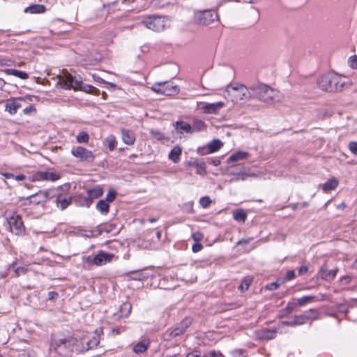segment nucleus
Returning <instances> with one entry per match:
<instances>
[{
  "label": "nucleus",
  "mask_w": 357,
  "mask_h": 357,
  "mask_svg": "<svg viewBox=\"0 0 357 357\" xmlns=\"http://www.w3.org/2000/svg\"><path fill=\"white\" fill-rule=\"evenodd\" d=\"M100 342V336L95 334L91 338L83 337L81 340L73 337H60L54 335L52 338L51 347L59 354L69 355L73 350L77 352L95 348Z\"/></svg>",
  "instance_id": "1"
},
{
  "label": "nucleus",
  "mask_w": 357,
  "mask_h": 357,
  "mask_svg": "<svg viewBox=\"0 0 357 357\" xmlns=\"http://www.w3.org/2000/svg\"><path fill=\"white\" fill-rule=\"evenodd\" d=\"M317 84L323 91L335 93L342 91L347 82L346 77L333 73L322 75L318 79Z\"/></svg>",
  "instance_id": "2"
},
{
  "label": "nucleus",
  "mask_w": 357,
  "mask_h": 357,
  "mask_svg": "<svg viewBox=\"0 0 357 357\" xmlns=\"http://www.w3.org/2000/svg\"><path fill=\"white\" fill-rule=\"evenodd\" d=\"M58 84H59L61 87L64 89H81L85 92L91 93H93L98 91L96 88L91 85L83 84L79 78L77 79L76 77H73L66 70L62 72V73L58 76Z\"/></svg>",
  "instance_id": "3"
},
{
  "label": "nucleus",
  "mask_w": 357,
  "mask_h": 357,
  "mask_svg": "<svg viewBox=\"0 0 357 357\" xmlns=\"http://www.w3.org/2000/svg\"><path fill=\"white\" fill-rule=\"evenodd\" d=\"M252 97L260 101L272 103L279 100L282 97L281 93L265 84H255L251 87Z\"/></svg>",
  "instance_id": "4"
},
{
  "label": "nucleus",
  "mask_w": 357,
  "mask_h": 357,
  "mask_svg": "<svg viewBox=\"0 0 357 357\" xmlns=\"http://www.w3.org/2000/svg\"><path fill=\"white\" fill-rule=\"evenodd\" d=\"M226 91L234 103L252 98L251 88L249 89L243 84L228 86Z\"/></svg>",
  "instance_id": "5"
},
{
  "label": "nucleus",
  "mask_w": 357,
  "mask_h": 357,
  "mask_svg": "<svg viewBox=\"0 0 357 357\" xmlns=\"http://www.w3.org/2000/svg\"><path fill=\"white\" fill-rule=\"evenodd\" d=\"M142 23L153 31H162L169 25L168 20L160 16H149L142 20Z\"/></svg>",
  "instance_id": "6"
},
{
  "label": "nucleus",
  "mask_w": 357,
  "mask_h": 357,
  "mask_svg": "<svg viewBox=\"0 0 357 357\" xmlns=\"http://www.w3.org/2000/svg\"><path fill=\"white\" fill-rule=\"evenodd\" d=\"M151 89L165 96H174L178 94L179 91L178 86L171 82L155 83L152 86Z\"/></svg>",
  "instance_id": "7"
},
{
  "label": "nucleus",
  "mask_w": 357,
  "mask_h": 357,
  "mask_svg": "<svg viewBox=\"0 0 357 357\" xmlns=\"http://www.w3.org/2000/svg\"><path fill=\"white\" fill-rule=\"evenodd\" d=\"M218 20L217 13L213 10L197 11L195 13V22L199 25H209Z\"/></svg>",
  "instance_id": "8"
},
{
  "label": "nucleus",
  "mask_w": 357,
  "mask_h": 357,
  "mask_svg": "<svg viewBox=\"0 0 357 357\" xmlns=\"http://www.w3.org/2000/svg\"><path fill=\"white\" fill-rule=\"evenodd\" d=\"M319 317L317 312L311 309L309 311L302 314L296 315L293 319L289 321H287L285 325L289 326H294L297 325H302L306 323L309 319H317Z\"/></svg>",
  "instance_id": "9"
},
{
  "label": "nucleus",
  "mask_w": 357,
  "mask_h": 357,
  "mask_svg": "<svg viewBox=\"0 0 357 357\" xmlns=\"http://www.w3.org/2000/svg\"><path fill=\"white\" fill-rule=\"evenodd\" d=\"M71 154L82 162H91L95 159V155L91 151L80 146L72 149Z\"/></svg>",
  "instance_id": "10"
},
{
  "label": "nucleus",
  "mask_w": 357,
  "mask_h": 357,
  "mask_svg": "<svg viewBox=\"0 0 357 357\" xmlns=\"http://www.w3.org/2000/svg\"><path fill=\"white\" fill-rule=\"evenodd\" d=\"M7 222L9 226V229L12 233L19 235L24 232V225L22 218L16 213H13L10 217L7 218Z\"/></svg>",
  "instance_id": "11"
},
{
  "label": "nucleus",
  "mask_w": 357,
  "mask_h": 357,
  "mask_svg": "<svg viewBox=\"0 0 357 357\" xmlns=\"http://www.w3.org/2000/svg\"><path fill=\"white\" fill-rule=\"evenodd\" d=\"M60 175L52 172H37L34 173L30 178L33 182L41 181H55L60 178Z\"/></svg>",
  "instance_id": "12"
},
{
  "label": "nucleus",
  "mask_w": 357,
  "mask_h": 357,
  "mask_svg": "<svg viewBox=\"0 0 357 357\" xmlns=\"http://www.w3.org/2000/svg\"><path fill=\"white\" fill-rule=\"evenodd\" d=\"M50 198L49 190H40L38 192L27 197L26 200H29L30 204H39L44 202Z\"/></svg>",
  "instance_id": "13"
},
{
  "label": "nucleus",
  "mask_w": 357,
  "mask_h": 357,
  "mask_svg": "<svg viewBox=\"0 0 357 357\" xmlns=\"http://www.w3.org/2000/svg\"><path fill=\"white\" fill-rule=\"evenodd\" d=\"M71 202L72 196L68 192L59 193L56 196V206L61 210L66 208L71 204Z\"/></svg>",
  "instance_id": "14"
},
{
  "label": "nucleus",
  "mask_w": 357,
  "mask_h": 357,
  "mask_svg": "<svg viewBox=\"0 0 357 357\" xmlns=\"http://www.w3.org/2000/svg\"><path fill=\"white\" fill-rule=\"evenodd\" d=\"M114 257V255L105 252H99L93 259V262L96 266H102L110 262Z\"/></svg>",
  "instance_id": "15"
},
{
  "label": "nucleus",
  "mask_w": 357,
  "mask_h": 357,
  "mask_svg": "<svg viewBox=\"0 0 357 357\" xmlns=\"http://www.w3.org/2000/svg\"><path fill=\"white\" fill-rule=\"evenodd\" d=\"M225 105L224 102H217L215 103H207L203 107L202 110L205 114H215Z\"/></svg>",
  "instance_id": "16"
},
{
  "label": "nucleus",
  "mask_w": 357,
  "mask_h": 357,
  "mask_svg": "<svg viewBox=\"0 0 357 357\" xmlns=\"http://www.w3.org/2000/svg\"><path fill=\"white\" fill-rule=\"evenodd\" d=\"M191 324L190 319L186 318L183 319L174 329L170 333V336L175 337L183 334L186 328Z\"/></svg>",
  "instance_id": "17"
},
{
  "label": "nucleus",
  "mask_w": 357,
  "mask_h": 357,
  "mask_svg": "<svg viewBox=\"0 0 357 357\" xmlns=\"http://www.w3.org/2000/svg\"><path fill=\"white\" fill-rule=\"evenodd\" d=\"M325 300V296L324 294H320V298H317L316 296H304L298 299V306H303L307 303L314 302V301H319Z\"/></svg>",
  "instance_id": "18"
},
{
  "label": "nucleus",
  "mask_w": 357,
  "mask_h": 357,
  "mask_svg": "<svg viewBox=\"0 0 357 357\" xmlns=\"http://www.w3.org/2000/svg\"><path fill=\"white\" fill-rule=\"evenodd\" d=\"M337 272V268L329 271L326 266H323L319 271V276L323 280H329L335 277Z\"/></svg>",
  "instance_id": "19"
},
{
  "label": "nucleus",
  "mask_w": 357,
  "mask_h": 357,
  "mask_svg": "<svg viewBox=\"0 0 357 357\" xmlns=\"http://www.w3.org/2000/svg\"><path fill=\"white\" fill-rule=\"evenodd\" d=\"M122 140L127 145H132L135 142V134L129 130L124 128L121 129Z\"/></svg>",
  "instance_id": "20"
},
{
  "label": "nucleus",
  "mask_w": 357,
  "mask_h": 357,
  "mask_svg": "<svg viewBox=\"0 0 357 357\" xmlns=\"http://www.w3.org/2000/svg\"><path fill=\"white\" fill-rule=\"evenodd\" d=\"M250 155L247 151H239L232 153L227 159L228 162H234L246 159Z\"/></svg>",
  "instance_id": "21"
},
{
  "label": "nucleus",
  "mask_w": 357,
  "mask_h": 357,
  "mask_svg": "<svg viewBox=\"0 0 357 357\" xmlns=\"http://www.w3.org/2000/svg\"><path fill=\"white\" fill-rule=\"evenodd\" d=\"M338 181L337 178L333 177L329 178L324 184L322 185V190L325 192L335 190L338 186Z\"/></svg>",
  "instance_id": "22"
},
{
  "label": "nucleus",
  "mask_w": 357,
  "mask_h": 357,
  "mask_svg": "<svg viewBox=\"0 0 357 357\" xmlns=\"http://www.w3.org/2000/svg\"><path fill=\"white\" fill-rule=\"evenodd\" d=\"M3 71L6 75H13L22 79H26L29 78V75L26 73L18 70L5 69Z\"/></svg>",
  "instance_id": "23"
},
{
  "label": "nucleus",
  "mask_w": 357,
  "mask_h": 357,
  "mask_svg": "<svg viewBox=\"0 0 357 357\" xmlns=\"http://www.w3.org/2000/svg\"><path fill=\"white\" fill-rule=\"evenodd\" d=\"M182 153V149L179 146H174L169 153V158L174 163L180 160V156Z\"/></svg>",
  "instance_id": "24"
},
{
  "label": "nucleus",
  "mask_w": 357,
  "mask_h": 357,
  "mask_svg": "<svg viewBox=\"0 0 357 357\" xmlns=\"http://www.w3.org/2000/svg\"><path fill=\"white\" fill-rule=\"evenodd\" d=\"M259 337L264 340L273 339L276 335V330L262 329L259 333Z\"/></svg>",
  "instance_id": "25"
},
{
  "label": "nucleus",
  "mask_w": 357,
  "mask_h": 357,
  "mask_svg": "<svg viewBox=\"0 0 357 357\" xmlns=\"http://www.w3.org/2000/svg\"><path fill=\"white\" fill-rule=\"evenodd\" d=\"M45 10V8L43 5L36 4L26 7L24 9L25 13H43Z\"/></svg>",
  "instance_id": "26"
},
{
  "label": "nucleus",
  "mask_w": 357,
  "mask_h": 357,
  "mask_svg": "<svg viewBox=\"0 0 357 357\" xmlns=\"http://www.w3.org/2000/svg\"><path fill=\"white\" fill-rule=\"evenodd\" d=\"M223 146V143L219 139H213L208 144V149L210 153L218 151Z\"/></svg>",
  "instance_id": "27"
},
{
  "label": "nucleus",
  "mask_w": 357,
  "mask_h": 357,
  "mask_svg": "<svg viewBox=\"0 0 357 357\" xmlns=\"http://www.w3.org/2000/svg\"><path fill=\"white\" fill-rule=\"evenodd\" d=\"M87 193L91 199H96L102 195L103 190L98 186L92 189H87Z\"/></svg>",
  "instance_id": "28"
},
{
  "label": "nucleus",
  "mask_w": 357,
  "mask_h": 357,
  "mask_svg": "<svg viewBox=\"0 0 357 357\" xmlns=\"http://www.w3.org/2000/svg\"><path fill=\"white\" fill-rule=\"evenodd\" d=\"M96 208L100 213L107 214L109 212V205L107 201L101 199L98 202Z\"/></svg>",
  "instance_id": "29"
},
{
  "label": "nucleus",
  "mask_w": 357,
  "mask_h": 357,
  "mask_svg": "<svg viewBox=\"0 0 357 357\" xmlns=\"http://www.w3.org/2000/svg\"><path fill=\"white\" fill-rule=\"evenodd\" d=\"M20 107V105L15 102H8L5 105V111L8 112L10 114H15L17 113L18 108Z\"/></svg>",
  "instance_id": "30"
},
{
  "label": "nucleus",
  "mask_w": 357,
  "mask_h": 357,
  "mask_svg": "<svg viewBox=\"0 0 357 357\" xmlns=\"http://www.w3.org/2000/svg\"><path fill=\"white\" fill-rule=\"evenodd\" d=\"M149 344V342L146 340H143L139 343H137L133 348V351L135 353H142L145 351L147 349Z\"/></svg>",
  "instance_id": "31"
},
{
  "label": "nucleus",
  "mask_w": 357,
  "mask_h": 357,
  "mask_svg": "<svg viewBox=\"0 0 357 357\" xmlns=\"http://www.w3.org/2000/svg\"><path fill=\"white\" fill-rule=\"evenodd\" d=\"M233 217L234 220L240 222H245L247 218L246 213L243 210H237L234 212Z\"/></svg>",
  "instance_id": "32"
},
{
  "label": "nucleus",
  "mask_w": 357,
  "mask_h": 357,
  "mask_svg": "<svg viewBox=\"0 0 357 357\" xmlns=\"http://www.w3.org/2000/svg\"><path fill=\"white\" fill-rule=\"evenodd\" d=\"M130 278L134 280H141L147 278L148 276L144 275L141 271H135L127 273Z\"/></svg>",
  "instance_id": "33"
},
{
  "label": "nucleus",
  "mask_w": 357,
  "mask_h": 357,
  "mask_svg": "<svg viewBox=\"0 0 357 357\" xmlns=\"http://www.w3.org/2000/svg\"><path fill=\"white\" fill-rule=\"evenodd\" d=\"M176 128L178 129H179L181 130V132L182 131H185L186 132H192V127L188 123H185V122H178L177 121L176 123Z\"/></svg>",
  "instance_id": "34"
},
{
  "label": "nucleus",
  "mask_w": 357,
  "mask_h": 357,
  "mask_svg": "<svg viewBox=\"0 0 357 357\" xmlns=\"http://www.w3.org/2000/svg\"><path fill=\"white\" fill-rule=\"evenodd\" d=\"M76 140L78 143H88L89 135L86 132H80L76 136Z\"/></svg>",
  "instance_id": "35"
},
{
  "label": "nucleus",
  "mask_w": 357,
  "mask_h": 357,
  "mask_svg": "<svg viewBox=\"0 0 357 357\" xmlns=\"http://www.w3.org/2000/svg\"><path fill=\"white\" fill-rule=\"evenodd\" d=\"M109 151H113L116 145V138L113 135H109L106 139Z\"/></svg>",
  "instance_id": "36"
},
{
  "label": "nucleus",
  "mask_w": 357,
  "mask_h": 357,
  "mask_svg": "<svg viewBox=\"0 0 357 357\" xmlns=\"http://www.w3.org/2000/svg\"><path fill=\"white\" fill-rule=\"evenodd\" d=\"M252 278H245L243 280L242 282L241 283V284L239 285L238 287V289L241 291H245V290H248L251 282H252Z\"/></svg>",
  "instance_id": "37"
},
{
  "label": "nucleus",
  "mask_w": 357,
  "mask_h": 357,
  "mask_svg": "<svg viewBox=\"0 0 357 357\" xmlns=\"http://www.w3.org/2000/svg\"><path fill=\"white\" fill-rule=\"evenodd\" d=\"M231 174H232L234 176H236V180H241V181L245 180L249 176H255V174H249L248 173H247L245 171H242V172H240L236 174L231 173Z\"/></svg>",
  "instance_id": "38"
},
{
  "label": "nucleus",
  "mask_w": 357,
  "mask_h": 357,
  "mask_svg": "<svg viewBox=\"0 0 357 357\" xmlns=\"http://www.w3.org/2000/svg\"><path fill=\"white\" fill-rule=\"evenodd\" d=\"M194 129L197 131L204 130L206 128V125L203 121L198 120L194 123Z\"/></svg>",
  "instance_id": "39"
},
{
  "label": "nucleus",
  "mask_w": 357,
  "mask_h": 357,
  "mask_svg": "<svg viewBox=\"0 0 357 357\" xmlns=\"http://www.w3.org/2000/svg\"><path fill=\"white\" fill-rule=\"evenodd\" d=\"M150 132L151 135L158 141H161L165 139V135L159 130L152 129L150 130Z\"/></svg>",
  "instance_id": "40"
},
{
  "label": "nucleus",
  "mask_w": 357,
  "mask_h": 357,
  "mask_svg": "<svg viewBox=\"0 0 357 357\" xmlns=\"http://www.w3.org/2000/svg\"><path fill=\"white\" fill-rule=\"evenodd\" d=\"M211 203V200L210 197L208 196L203 197L199 200L200 205L204 208L208 207L210 206Z\"/></svg>",
  "instance_id": "41"
},
{
  "label": "nucleus",
  "mask_w": 357,
  "mask_h": 357,
  "mask_svg": "<svg viewBox=\"0 0 357 357\" xmlns=\"http://www.w3.org/2000/svg\"><path fill=\"white\" fill-rule=\"evenodd\" d=\"M116 193L114 190H109L106 195L105 201L112 202L116 198Z\"/></svg>",
  "instance_id": "42"
},
{
  "label": "nucleus",
  "mask_w": 357,
  "mask_h": 357,
  "mask_svg": "<svg viewBox=\"0 0 357 357\" xmlns=\"http://www.w3.org/2000/svg\"><path fill=\"white\" fill-rule=\"evenodd\" d=\"M281 284H282V282H280L279 281H276L275 282L268 284L265 287V289L267 290H270V291L275 290L281 285Z\"/></svg>",
  "instance_id": "43"
},
{
  "label": "nucleus",
  "mask_w": 357,
  "mask_h": 357,
  "mask_svg": "<svg viewBox=\"0 0 357 357\" xmlns=\"http://www.w3.org/2000/svg\"><path fill=\"white\" fill-rule=\"evenodd\" d=\"M202 357H225L220 353L216 352L215 351H211L205 353Z\"/></svg>",
  "instance_id": "44"
},
{
  "label": "nucleus",
  "mask_w": 357,
  "mask_h": 357,
  "mask_svg": "<svg viewBox=\"0 0 357 357\" xmlns=\"http://www.w3.org/2000/svg\"><path fill=\"white\" fill-rule=\"evenodd\" d=\"M27 272V268L26 267L20 266L16 268L15 270V273L16 276H20L22 275H24Z\"/></svg>",
  "instance_id": "45"
},
{
  "label": "nucleus",
  "mask_w": 357,
  "mask_h": 357,
  "mask_svg": "<svg viewBox=\"0 0 357 357\" xmlns=\"http://www.w3.org/2000/svg\"><path fill=\"white\" fill-rule=\"evenodd\" d=\"M349 149L352 153L357 155V142H351L349 144Z\"/></svg>",
  "instance_id": "46"
},
{
  "label": "nucleus",
  "mask_w": 357,
  "mask_h": 357,
  "mask_svg": "<svg viewBox=\"0 0 357 357\" xmlns=\"http://www.w3.org/2000/svg\"><path fill=\"white\" fill-rule=\"evenodd\" d=\"M298 305V302L297 303L289 302V303H287V305L286 306V310L289 312H291L293 310H294Z\"/></svg>",
  "instance_id": "47"
},
{
  "label": "nucleus",
  "mask_w": 357,
  "mask_h": 357,
  "mask_svg": "<svg viewBox=\"0 0 357 357\" xmlns=\"http://www.w3.org/2000/svg\"><path fill=\"white\" fill-rule=\"evenodd\" d=\"M349 65L353 68H357V56H352L349 59Z\"/></svg>",
  "instance_id": "48"
},
{
  "label": "nucleus",
  "mask_w": 357,
  "mask_h": 357,
  "mask_svg": "<svg viewBox=\"0 0 357 357\" xmlns=\"http://www.w3.org/2000/svg\"><path fill=\"white\" fill-rule=\"evenodd\" d=\"M197 173L200 175H205L206 174V169L204 164H199V165L197 167Z\"/></svg>",
  "instance_id": "49"
},
{
  "label": "nucleus",
  "mask_w": 357,
  "mask_h": 357,
  "mask_svg": "<svg viewBox=\"0 0 357 357\" xmlns=\"http://www.w3.org/2000/svg\"><path fill=\"white\" fill-rule=\"evenodd\" d=\"M202 248H203L202 245L199 243L194 244L192 248V251L194 252H198L201 251L202 250Z\"/></svg>",
  "instance_id": "50"
},
{
  "label": "nucleus",
  "mask_w": 357,
  "mask_h": 357,
  "mask_svg": "<svg viewBox=\"0 0 357 357\" xmlns=\"http://www.w3.org/2000/svg\"><path fill=\"white\" fill-rule=\"evenodd\" d=\"M295 278V273L294 271H287V274H286V276H285V279L287 280H292Z\"/></svg>",
  "instance_id": "51"
},
{
  "label": "nucleus",
  "mask_w": 357,
  "mask_h": 357,
  "mask_svg": "<svg viewBox=\"0 0 357 357\" xmlns=\"http://www.w3.org/2000/svg\"><path fill=\"white\" fill-rule=\"evenodd\" d=\"M131 305L128 303H123V305H121V309H124L125 310L127 311V314H130V310H131Z\"/></svg>",
  "instance_id": "52"
},
{
  "label": "nucleus",
  "mask_w": 357,
  "mask_h": 357,
  "mask_svg": "<svg viewBox=\"0 0 357 357\" xmlns=\"http://www.w3.org/2000/svg\"><path fill=\"white\" fill-rule=\"evenodd\" d=\"M193 238L195 241H199L200 240H202V238H203V236L202 234L200 233H195L193 234Z\"/></svg>",
  "instance_id": "53"
},
{
  "label": "nucleus",
  "mask_w": 357,
  "mask_h": 357,
  "mask_svg": "<svg viewBox=\"0 0 357 357\" xmlns=\"http://www.w3.org/2000/svg\"><path fill=\"white\" fill-rule=\"evenodd\" d=\"M341 281L344 284H349L351 281V278L350 276H344L341 278Z\"/></svg>",
  "instance_id": "54"
},
{
  "label": "nucleus",
  "mask_w": 357,
  "mask_h": 357,
  "mask_svg": "<svg viewBox=\"0 0 357 357\" xmlns=\"http://www.w3.org/2000/svg\"><path fill=\"white\" fill-rule=\"evenodd\" d=\"M186 357H202L197 351H193L188 354Z\"/></svg>",
  "instance_id": "55"
},
{
  "label": "nucleus",
  "mask_w": 357,
  "mask_h": 357,
  "mask_svg": "<svg viewBox=\"0 0 357 357\" xmlns=\"http://www.w3.org/2000/svg\"><path fill=\"white\" fill-rule=\"evenodd\" d=\"M308 268L306 266H301L299 268V274L305 273L307 271Z\"/></svg>",
  "instance_id": "56"
},
{
  "label": "nucleus",
  "mask_w": 357,
  "mask_h": 357,
  "mask_svg": "<svg viewBox=\"0 0 357 357\" xmlns=\"http://www.w3.org/2000/svg\"><path fill=\"white\" fill-rule=\"evenodd\" d=\"M13 178H15L16 181H22L25 179V176L23 174H19L17 176H14Z\"/></svg>",
  "instance_id": "57"
},
{
  "label": "nucleus",
  "mask_w": 357,
  "mask_h": 357,
  "mask_svg": "<svg viewBox=\"0 0 357 357\" xmlns=\"http://www.w3.org/2000/svg\"><path fill=\"white\" fill-rule=\"evenodd\" d=\"M188 165L190 166V167H197L199 165V163H197L195 161H189L188 162Z\"/></svg>",
  "instance_id": "58"
},
{
  "label": "nucleus",
  "mask_w": 357,
  "mask_h": 357,
  "mask_svg": "<svg viewBox=\"0 0 357 357\" xmlns=\"http://www.w3.org/2000/svg\"><path fill=\"white\" fill-rule=\"evenodd\" d=\"M2 175L6 178H13L14 177V175L13 174H10V173H3Z\"/></svg>",
  "instance_id": "59"
},
{
  "label": "nucleus",
  "mask_w": 357,
  "mask_h": 357,
  "mask_svg": "<svg viewBox=\"0 0 357 357\" xmlns=\"http://www.w3.org/2000/svg\"><path fill=\"white\" fill-rule=\"evenodd\" d=\"M93 79L95 81H97V82H98L100 83L104 82V80L102 78H100V77H96V76L93 75Z\"/></svg>",
  "instance_id": "60"
},
{
  "label": "nucleus",
  "mask_w": 357,
  "mask_h": 357,
  "mask_svg": "<svg viewBox=\"0 0 357 357\" xmlns=\"http://www.w3.org/2000/svg\"><path fill=\"white\" fill-rule=\"evenodd\" d=\"M250 241V239H247V240H245V239H243V240H241L238 242V244L240 245V244H242V243H249Z\"/></svg>",
  "instance_id": "61"
},
{
  "label": "nucleus",
  "mask_w": 357,
  "mask_h": 357,
  "mask_svg": "<svg viewBox=\"0 0 357 357\" xmlns=\"http://www.w3.org/2000/svg\"><path fill=\"white\" fill-rule=\"evenodd\" d=\"M57 296V294L54 291H51L49 293V296H50V299L54 298V296Z\"/></svg>",
  "instance_id": "62"
},
{
  "label": "nucleus",
  "mask_w": 357,
  "mask_h": 357,
  "mask_svg": "<svg viewBox=\"0 0 357 357\" xmlns=\"http://www.w3.org/2000/svg\"><path fill=\"white\" fill-rule=\"evenodd\" d=\"M17 357H30L29 354H26V353H22L20 354H19V356Z\"/></svg>",
  "instance_id": "63"
},
{
  "label": "nucleus",
  "mask_w": 357,
  "mask_h": 357,
  "mask_svg": "<svg viewBox=\"0 0 357 357\" xmlns=\"http://www.w3.org/2000/svg\"><path fill=\"white\" fill-rule=\"evenodd\" d=\"M157 221V219L156 218H151L149 219V222L151 223H153V222H155Z\"/></svg>",
  "instance_id": "64"
}]
</instances>
